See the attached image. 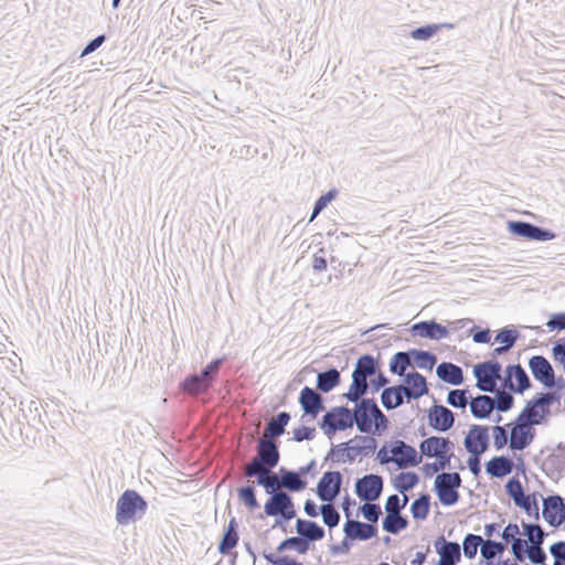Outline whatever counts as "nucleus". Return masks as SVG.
Here are the masks:
<instances>
[{
	"mask_svg": "<svg viewBox=\"0 0 565 565\" xmlns=\"http://www.w3.org/2000/svg\"><path fill=\"white\" fill-rule=\"evenodd\" d=\"M403 385L384 388L381 393V403L387 411H393L404 404L405 398L416 401L428 393L424 375L413 371L404 375Z\"/></svg>",
	"mask_w": 565,
	"mask_h": 565,
	"instance_id": "1",
	"label": "nucleus"
},
{
	"mask_svg": "<svg viewBox=\"0 0 565 565\" xmlns=\"http://www.w3.org/2000/svg\"><path fill=\"white\" fill-rule=\"evenodd\" d=\"M546 425L536 412L525 406L520 414L510 423V449L522 451L526 449L536 436L535 426Z\"/></svg>",
	"mask_w": 565,
	"mask_h": 565,
	"instance_id": "2",
	"label": "nucleus"
},
{
	"mask_svg": "<svg viewBox=\"0 0 565 565\" xmlns=\"http://www.w3.org/2000/svg\"><path fill=\"white\" fill-rule=\"evenodd\" d=\"M148 502L136 490L127 489L118 498L116 503V522L119 525H128L140 520L147 512Z\"/></svg>",
	"mask_w": 565,
	"mask_h": 565,
	"instance_id": "3",
	"label": "nucleus"
},
{
	"mask_svg": "<svg viewBox=\"0 0 565 565\" xmlns=\"http://www.w3.org/2000/svg\"><path fill=\"white\" fill-rule=\"evenodd\" d=\"M356 416L348 406H335L328 411L319 422V427L331 438L338 430L352 428Z\"/></svg>",
	"mask_w": 565,
	"mask_h": 565,
	"instance_id": "4",
	"label": "nucleus"
},
{
	"mask_svg": "<svg viewBox=\"0 0 565 565\" xmlns=\"http://www.w3.org/2000/svg\"><path fill=\"white\" fill-rule=\"evenodd\" d=\"M502 365L497 359H490L473 366L476 387L486 393H497L498 381L501 377Z\"/></svg>",
	"mask_w": 565,
	"mask_h": 565,
	"instance_id": "5",
	"label": "nucleus"
},
{
	"mask_svg": "<svg viewBox=\"0 0 565 565\" xmlns=\"http://www.w3.org/2000/svg\"><path fill=\"white\" fill-rule=\"evenodd\" d=\"M461 476L456 471L437 475L434 491L443 505L451 507L459 501L460 494L458 489L461 487Z\"/></svg>",
	"mask_w": 565,
	"mask_h": 565,
	"instance_id": "6",
	"label": "nucleus"
},
{
	"mask_svg": "<svg viewBox=\"0 0 565 565\" xmlns=\"http://www.w3.org/2000/svg\"><path fill=\"white\" fill-rule=\"evenodd\" d=\"M384 487L383 477L376 473H369L355 481L354 492L358 498L365 502L376 501Z\"/></svg>",
	"mask_w": 565,
	"mask_h": 565,
	"instance_id": "7",
	"label": "nucleus"
},
{
	"mask_svg": "<svg viewBox=\"0 0 565 565\" xmlns=\"http://www.w3.org/2000/svg\"><path fill=\"white\" fill-rule=\"evenodd\" d=\"M465 449L469 455H482L490 446L489 427L473 424L470 426L465 439Z\"/></svg>",
	"mask_w": 565,
	"mask_h": 565,
	"instance_id": "8",
	"label": "nucleus"
},
{
	"mask_svg": "<svg viewBox=\"0 0 565 565\" xmlns=\"http://www.w3.org/2000/svg\"><path fill=\"white\" fill-rule=\"evenodd\" d=\"M390 452L394 456V463L399 469L417 467L422 462V456L416 448L401 439L390 444Z\"/></svg>",
	"mask_w": 565,
	"mask_h": 565,
	"instance_id": "9",
	"label": "nucleus"
},
{
	"mask_svg": "<svg viewBox=\"0 0 565 565\" xmlns=\"http://www.w3.org/2000/svg\"><path fill=\"white\" fill-rule=\"evenodd\" d=\"M542 516L552 527H559L565 522V503L559 494L543 498Z\"/></svg>",
	"mask_w": 565,
	"mask_h": 565,
	"instance_id": "10",
	"label": "nucleus"
},
{
	"mask_svg": "<svg viewBox=\"0 0 565 565\" xmlns=\"http://www.w3.org/2000/svg\"><path fill=\"white\" fill-rule=\"evenodd\" d=\"M343 476L340 471H326L317 484V495L323 502L333 501L340 493Z\"/></svg>",
	"mask_w": 565,
	"mask_h": 565,
	"instance_id": "11",
	"label": "nucleus"
},
{
	"mask_svg": "<svg viewBox=\"0 0 565 565\" xmlns=\"http://www.w3.org/2000/svg\"><path fill=\"white\" fill-rule=\"evenodd\" d=\"M502 386L516 394H523L532 386V382L521 364H511L505 367Z\"/></svg>",
	"mask_w": 565,
	"mask_h": 565,
	"instance_id": "12",
	"label": "nucleus"
},
{
	"mask_svg": "<svg viewBox=\"0 0 565 565\" xmlns=\"http://www.w3.org/2000/svg\"><path fill=\"white\" fill-rule=\"evenodd\" d=\"M559 391L540 392L536 393L530 401L526 402L525 407L530 411L536 412L542 420L546 424L552 416V406L559 402Z\"/></svg>",
	"mask_w": 565,
	"mask_h": 565,
	"instance_id": "13",
	"label": "nucleus"
},
{
	"mask_svg": "<svg viewBox=\"0 0 565 565\" xmlns=\"http://www.w3.org/2000/svg\"><path fill=\"white\" fill-rule=\"evenodd\" d=\"M345 444H348L349 449V452H347L348 462H353L358 456L369 457L377 448V440L372 436L355 435Z\"/></svg>",
	"mask_w": 565,
	"mask_h": 565,
	"instance_id": "14",
	"label": "nucleus"
},
{
	"mask_svg": "<svg viewBox=\"0 0 565 565\" xmlns=\"http://www.w3.org/2000/svg\"><path fill=\"white\" fill-rule=\"evenodd\" d=\"M298 402L303 412V415L316 418L320 412L324 409L323 397L313 388L305 386L299 394ZM302 419L305 416L301 417Z\"/></svg>",
	"mask_w": 565,
	"mask_h": 565,
	"instance_id": "15",
	"label": "nucleus"
},
{
	"mask_svg": "<svg viewBox=\"0 0 565 565\" xmlns=\"http://www.w3.org/2000/svg\"><path fill=\"white\" fill-rule=\"evenodd\" d=\"M376 405V401L374 398H362L355 406V411L353 412L356 416V428L362 434H372L373 429V419L374 415L372 407Z\"/></svg>",
	"mask_w": 565,
	"mask_h": 565,
	"instance_id": "16",
	"label": "nucleus"
},
{
	"mask_svg": "<svg viewBox=\"0 0 565 565\" xmlns=\"http://www.w3.org/2000/svg\"><path fill=\"white\" fill-rule=\"evenodd\" d=\"M529 369L533 377L546 388H553L554 370L548 360L543 355H533L529 360Z\"/></svg>",
	"mask_w": 565,
	"mask_h": 565,
	"instance_id": "17",
	"label": "nucleus"
},
{
	"mask_svg": "<svg viewBox=\"0 0 565 565\" xmlns=\"http://www.w3.org/2000/svg\"><path fill=\"white\" fill-rule=\"evenodd\" d=\"M253 458L275 469L280 461L279 443L267 438L259 439Z\"/></svg>",
	"mask_w": 565,
	"mask_h": 565,
	"instance_id": "18",
	"label": "nucleus"
},
{
	"mask_svg": "<svg viewBox=\"0 0 565 565\" xmlns=\"http://www.w3.org/2000/svg\"><path fill=\"white\" fill-rule=\"evenodd\" d=\"M412 335L430 340H441L449 335L447 327L431 320H423L414 323L409 329Z\"/></svg>",
	"mask_w": 565,
	"mask_h": 565,
	"instance_id": "19",
	"label": "nucleus"
},
{
	"mask_svg": "<svg viewBox=\"0 0 565 565\" xmlns=\"http://www.w3.org/2000/svg\"><path fill=\"white\" fill-rule=\"evenodd\" d=\"M429 426L439 433H446L454 427L455 414L444 405H434L428 412Z\"/></svg>",
	"mask_w": 565,
	"mask_h": 565,
	"instance_id": "20",
	"label": "nucleus"
},
{
	"mask_svg": "<svg viewBox=\"0 0 565 565\" xmlns=\"http://www.w3.org/2000/svg\"><path fill=\"white\" fill-rule=\"evenodd\" d=\"M455 444L448 437L430 436L425 438L419 444L420 456L427 458L439 457L444 452H449L454 449Z\"/></svg>",
	"mask_w": 565,
	"mask_h": 565,
	"instance_id": "21",
	"label": "nucleus"
},
{
	"mask_svg": "<svg viewBox=\"0 0 565 565\" xmlns=\"http://www.w3.org/2000/svg\"><path fill=\"white\" fill-rule=\"evenodd\" d=\"M435 550L439 555L437 564H458L461 561V546L458 542L447 541L439 536L434 542Z\"/></svg>",
	"mask_w": 565,
	"mask_h": 565,
	"instance_id": "22",
	"label": "nucleus"
},
{
	"mask_svg": "<svg viewBox=\"0 0 565 565\" xmlns=\"http://www.w3.org/2000/svg\"><path fill=\"white\" fill-rule=\"evenodd\" d=\"M343 532L352 541H367L377 534V525L349 519L343 525Z\"/></svg>",
	"mask_w": 565,
	"mask_h": 565,
	"instance_id": "23",
	"label": "nucleus"
},
{
	"mask_svg": "<svg viewBox=\"0 0 565 565\" xmlns=\"http://www.w3.org/2000/svg\"><path fill=\"white\" fill-rule=\"evenodd\" d=\"M238 541V523L236 518L233 516L224 527L222 539L217 546L218 553L222 555L230 554L232 550L237 546Z\"/></svg>",
	"mask_w": 565,
	"mask_h": 565,
	"instance_id": "24",
	"label": "nucleus"
},
{
	"mask_svg": "<svg viewBox=\"0 0 565 565\" xmlns=\"http://www.w3.org/2000/svg\"><path fill=\"white\" fill-rule=\"evenodd\" d=\"M486 472L497 479H502L513 470V460L509 456H494L484 465Z\"/></svg>",
	"mask_w": 565,
	"mask_h": 565,
	"instance_id": "25",
	"label": "nucleus"
},
{
	"mask_svg": "<svg viewBox=\"0 0 565 565\" xmlns=\"http://www.w3.org/2000/svg\"><path fill=\"white\" fill-rule=\"evenodd\" d=\"M436 374L439 380L454 386L461 385L465 381L461 366L452 362H441L438 364Z\"/></svg>",
	"mask_w": 565,
	"mask_h": 565,
	"instance_id": "26",
	"label": "nucleus"
},
{
	"mask_svg": "<svg viewBox=\"0 0 565 565\" xmlns=\"http://www.w3.org/2000/svg\"><path fill=\"white\" fill-rule=\"evenodd\" d=\"M296 531L298 535L306 539L310 544L321 541L326 535L324 529L311 520L298 519L296 521Z\"/></svg>",
	"mask_w": 565,
	"mask_h": 565,
	"instance_id": "27",
	"label": "nucleus"
},
{
	"mask_svg": "<svg viewBox=\"0 0 565 565\" xmlns=\"http://www.w3.org/2000/svg\"><path fill=\"white\" fill-rule=\"evenodd\" d=\"M380 361L379 359H375L371 354H363L361 355L356 363L355 367L352 372V376L364 379H371L380 371Z\"/></svg>",
	"mask_w": 565,
	"mask_h": 565,
	"instance_id": "28",
	"label": "nucleus"
},
{
	"mask_svg": "<svg viewBox=\"0 0 565 565\" xmlns=\"http://www.w3.org/2000/svg\"><path fill=\"white\" fill-rule=\"evenodd\" d=\"M492 402H494L492 396L486 394H480L471 398L469 402L471 415L477 419L489 418L494 411Z\"/></svg>",
	"mask_w": 565,
	"mask_h": 565,
	"instance_id": "29",
	"label": "nucleus"
},
{
	"mask_svg": "<svg viewBox=\"0 0 565 565\" xmlns=\"http://www.w3.org/2000/svg\"><path fill=\"white\" fill-rule=\"evenodd\" d=\"M280 484L290 492H300L306 489L308 482L298 471L280 467Z\"/></svg>",
	"mask_w": 565,
	"mask_h": 565,
	"instance_id": "30",
	"label": "nucleus"
},
{
	"mask_svg": "<svg viewBox=\"0 0 565 565\" xmlns=\"http://www.w3.org/2000/svg\"><path fill=\"white\" fill-rule=\"evenodd\" d=\"M341 382L340 372L335 367H329L317 375V391L329 393Z\"/></svg>",
	"mask_w": 565,
	"mask_h": 565,
	"instance_id": "31",
	"label": "nucleus"
},
{
	"mask_svg": "<svg viewBox=\"0 0 565 565\" xmlns=\"http://www.w3.org/2000/svg\"><path fill=\"white\" fill-rule=\"evenodd\" d=\"M183 393L191 395L205 394L210 388V384L200 374L193 373L188 375L180 384Z\"/></svg>",
	"mask_w": 565,
	"mask_h": 565,
	"instance_id": "32",
	"label": "nucleus"
},
{
	"mask_svg": "<svg viewBox=\"0 0 565 565\" xmlns=\"http://www.w3.org/2000/svg\"><path fill=\"white\" fill-rule=\"evenodd\" d=\"M290 414L288 412H279L266 424V431L269 435L268 439H276L282 436L286 431V426L290 420Z\"/></svg>",
	"mask_w": 565,
	"mask_h": 565,
	"instance_id": "33",
	"label": "nucleus"
},
{
	"mask_svg": "<svg viewBox=\"0 0 565 565\" xmlns=\"http://www.w3.org/2000/svg\"><path fill=\"white\" fill-rule=\"evenodd\" d=\"M290 500V494L286 492L271 493L265 502L264 512L268 516H280L285 504Z\"/></svg>",
	"mask_w": 565,
	"mask_h": 565,
	"instance_id": "34",
	"label": "nucleus"
},
{
	"mask_svg": "<svg viewBox=\"0 0 565 565\" xmlns=\"http://www.w3.org/2000/svg\"><path fill=\"white\" fill-rule=\"evenodd\" d=\"M409 524L408 518L402 513H386L382 521V529L393 535L398 534L405 530Z\"/></svg>",
	"mask_w": 565,
	"mask_h": 565,
	"instance_id": "35",
	"label": "nucleus"
},
{
	"mask_svg": "<svg viewBox=\"0 0 565 565\" xmlns=\"http://www.w3.org/2000/svg\"><path fill=\"white\" fill-rule=\"evenodd\" d=\"M418 482L419 476L415 471L399 472L392 480L393 487L403 494L415 488Z\"/></svg>",
	"mask_w": 565,
	"mask_h": 565,
	"instance_id": "36",
	"label": "nucleus"
},
{
	"mask_svg": "<svg viewBox=\"0 0 565 565\" xmlns=\"http://www.w3.org/2000/svg\"><path fill=\"white\" fill-rule=\"evenodd\" d=\"M507 546L503 542H499L495 540H486L484 544H482L481 556L483 558L484 565H495L494 559L498 556H501Z\"/></svg>",
	"mask_w": 565,
	"mask_h": 565,
	"instance_id": "37",
	"label": "nucleus"
},
{
	"mask_svg": "<svg viewBox=\"0 0 565 565\" xmlns=\"http://www.w3.org/2000/svg\"><path fill=\"white\" fill-rule=\"evenodd\" d=\"M408 353L413 360V363L419 369L431 371L437 363L436 354L430 351L409 349Z\"/></svg>",
	"mask_w": 565,
	"mask_h": 565,
	"instance_id": "38",
	"label": "nucleus"
},
{
	"mask_svg": "<svg viewBox=\"0 0 565 565\" xmlns=\"http://www.w3.org/2000/svg\"><path fill=\"white\" fill-rule=\"evenodd\" d=\"M370 388L371 383L366 379L362 380L361 377L352 376V383L349 391L343 394V397L349 402L358 404L361 401L360 397L364 396Z\"/></svg>",
	"mask_w": 565,
	"mask_h": 565,
	"instance_id": "39",
	"label": "nucleus"
},
{
	"mask_svg": "<svg viewBox=\"0 0 565 565\" xmlns=\"http://www.w3.org/2000/svg\"><path fill=\"white\" fill-rule=\"evenodd\" d=\"M430 495L423 492L411 504V513L415 520H426L430 511Z\"/></svg>",
	"mask_w": 565,
	"mask_h": 565,
	"instance_id": "40",
	"label": "nucleus"
},
{
	"mask_svg": "<svg viewBox=\"0 0 565 565\" xmlns=\"http://www.w3.org/2000/svg\"><path fill=\"white\" fill-rule=\"evenodd\" d=\"M542 469L550 478H559L565 470V460L552 452L544 459Z\"/></svg>",
	"mask_w": 565,
	"mask_h": 565,
	"instance_id": "41",
	"label": "nucleus"
},
{
	"mask_svg": "<svg viewBox=\"0 0 565 565\" xmlns=\"http://www.w3.org/2000/svg\"><path fill=\"white\" fill-rule=\"evenodd\" d=\"M521 525L523 527V533L527 537L525 541H527L530 546H535L536 542H540V545L544 544L547 534L544 532L540 524L522 521Z\"/></svg>",
	"mask_w": 565,
	"mask_h": 565,
	"instance_id": "42",
	"label": "nucleus"
},
{
	"mask_svg": "<svg viewBox=\"0 0 565 565\" xmlns=\"http://www.w3.org/2000/svg\"><path fill=\"white\" fill-rule=\"evenodd\" d=\"M273 470L274 468H269L265 463H262L258 460L252 458L247 462L244 473L248 479L255 478L256 484H258L259 478H266Z\"/></svg>",
	"mask_w": 565,
	"mask_h": 565,
	"instance_id": "43",
	"label": "nucleus"
},
{
	"mask_svg": "<svg viewBox=\"0 0 565 565\" xmlns=\"http://www.w3.org/2000/svg\"><path fill=\"white\" fill-rule=\"evenodd\" d=\"M537 492H533L526 494L523 499L514 503L518 508L522 509L527 516L533 518L535 520L540 519V508L537 500Z\"/></svg>",
	"mask_w": 565,
	"mask_h": 565,
	"instance_id": "44",
	"label": "nucleus"
},
{
	"mask_svg": "<svg viewBox=\"0 0 565 565\" xmlns=\"http://www.w3.org/2000/svg\"><path fill=\"white\" fill-rule=\"evenodd\" d=\"M486 540H483L480 535L468 533L463 537L462 541V552L463 555L473 559L477 556L478 547L480 546V551L482 550V544H484Z\"/></svg>",
	"mask_w": 565,
	"mask_h": 565,
	"instance_id": "45",
	"label": "nucleus"
},
{
	"mask_svg": "<svg viewBox=\"0 0 565 565\" xmlns=\"http://www.w3.org/2000/svg\"><path fill=\"white\" fill-rule=\"evenodd\" d=\"M409 358L408 351L396 352L390 361V372L404 377L406 369L411 365Z\"/></svg>",
	"mask_w": 565,
	"mask_h": 565,
	"instance_id": "46",
	"label": "nucleus"
},
{
	"mask_svg": "<svg viewBox=\"0 0 565 565\" xmlns=\"http://www.w3.org/2000/svg\"><path fill=\"white\" fill-rule=\"evenodd\" d=\"M440 28L452 29L454 25L449 23L422 25L414 29L411 32V36L415 40L427 41L431 39L439 31Z\"/></svg>",
	"mask_w": 565,
	"mask_h": 565,
	"instance_id": "47",
	"label": "nucleus"
},
{
	"mask_svg": "<svg viewBox=\"0 0 565 565\" xmlns=\"http://www.w3.org/2000/svg\"><path fill=\"white\" fill-rule=\"evenodd\" d=\"M239 501L247 507L250 511L259 508V503L256 499V491L253 484H247L237 490Z\"/></svg>",
	"mask_w": 565,
	"mask_h": 565,
	"instance_id": "48",
	"label": "nucleus"
},
{
	"mask_svg": "<svg viewBox=\"0 0 565 565\" xmlns=\"http://www.w3.org/2000/svg\"><path fill=\"white\" fill-rule=\"evenodd\" d=\"M532 227L533 223L525 221H508L507 223V230L510 234L529 241L531 238Z\"/></svg>",
	"mask_w": 565,
	"mask_h": 565,
	"instance_id": "49",
	"label": "nucleus"
},
{
	"mask_svg": "<svg viewBox=\"0 0 565 565\" xmlns=\"http://www.w3.org/2000/svg\"><path fill=\"white\" fill-rule=\"evenodd\" d=\"M510 423L507 425H495L491 427L492 430V437H493V446L495 450L503 449L508 443L510 444Z\"/></svg>",
	"mask_w": 565,
	"mask_h": 565,
	"instance_id": "50",
	"label": "nucleus"
},
{
	"mask_svg": "<svg viewBox=\"0 0 565 565\" xmlns=\"http://www.w3.org/2000/svg\"><path fill=\"white\" fill-rule=\"evenodd\" d=\"M226 358L221 356L212 360L206 366H204L199 373L212 387L213 382L217 377L221 366L224 364Z\"/></svg>",
	"mask_w": 565,
	"mask_h": 565,
	"instance_id": "51",
	"label": "nucleus"
},
{
	"mask_svg": "<svg viewBox=\"0 0 565 565\" xmlns=\"http://www.w3.org/2000/svg\"><path fill=\"white\" fill-rule=\"evenodd\" d=\"M320 513L322 515L323 523L329 529H333L339 525L341 515L339 511L330 504V502L320 505Z\"/></svg>",
	"mask_w": 565,
	"mask_h": 565,
	"instance_id": "52",
	"label": "nucleus"
},
{
	"mask_svg": "<svg viewBox=\"0 0 565 565\" xmlns=\"http://www.w3.org/2000/svg\"><path fill=\"white\" fill-rule=\"evenodd\" d=\"M520 338V332L513 327H504L500 329L494 338V341L513 348Z\"/></svg>",
	"mask_w": 565,
	"mask_h": 565,
	"instance_id": "53",
	"label": "nucleus"
},
{
	"mask_svg": "<svg viewBox=\"0 0 565 565\" xmlns=\"http://www.w3.org/2000/svg\"><path fill=\"white\" fill-rule=\"evenodd\" d=\"M492 398L494 399V402H492L494 409L501 413L509 412L514 405V397L510 392L501 391Z\"/></svg>",
	"mask_w": 565,
	"mask_h": 565,
	"instance_id": "54",
	"label": "nucleus"
},
{
	"mask_svg": "<svg viewBox=\"0 0 565 565\" xmlns=\"http://www.w3.org/2000/svg\"><path fill=\"white\" fill-rule=\"evenodd\" d=\"M507 494L518 503L526 494L524 493L523 486L518 477L510 478L504 486Z\"/></svg>",
	"mask_w": 565,
	"mask_h": 565,
	"instance_id": "55",
	"label": "nucleus"
},
{
	"mask_svg": "<svg viewBox=\"0 0 565 565\" xmlns=\"http://www.w3.org/2000/svg\"><path fill=\"white\" fill-rule=\"evenodd\" d=\"M468 390L463 388H455L450 390L447 395V403L455 407V408H461L465 409L468 404Z\"/></svg>",
	"mask_w": 565,
	"mask_h": 565,
	"instance_id": "56",
	"label": "nucleus"
},
{
	"mask_svg": "<svg viewBox=\"0 0 565 565\" xmlns=\"http://www.w3.org/2000/svg\"><path fill=\"white\" fill-rule=\"evenodd\" d=\"M360 512L362 516L367 520L369 524H375L377 525V521L380 516L382 515V510L380 504L377 503H364L360 507Z\"/></svg>",
	"mask_w": 565,
	"mask_h": 565,
	"instance_id": "57",
	"label": "nucleus"
},
{
	"mask_svg": "<svg viewBox=\"0 0 565 565\" xmlns=\"http://www.w3.org/2000/svg\"><path fill=\"white\" fill-rule=\"evenodd\" d=\"M408 497L406 495L401 499L398 494H391L387 497L385 502V512L388 514L402 513V510L406 507Z\"/></svg>",
	"mask_w": 565,
	"mask_h": 565,
	"instance_id": "58",
	"label": "nucleus"
},
{
	"mask_svg": "<svg viewBox=\"0 0 565 565\" xmlns=\"http://www.w3.org/2000/svg\"><path fill=\"white\" fill-rule=\"evenodd\" d=\"M530 545L525 539L514 540L511 543V553L516 562L523 563L526 559Z\"/></svg>",
	"mask_w": 565,
	"mask_h": 565,
	"instance_id": "59",
	"label": "nucleus"
},
{
	"mask_svg": "<svg viewBox=\"0 0 565 565\" xmlns=\"http://www.w3.org/2000/svg\"><path fill=\"white\" fill-rule=\"evenodd\" d=\"M263 556L271 565H302L297 558L289 555H277L264 551Z\"/></svg>",
	"mask_w": 565,
	"mask_h": 565,
	"instance_id": "60",
	"label": "nucleus"
},
{
	"mask_svg": "<svg viewBox=\"0 0 565 565\" xmlns=\"http://www.w3.org/2000/svg\"><path fill=\"white\" fill-rule=\"evenodd\" d=\"M257 486L263 487L269 497L271 493H279L278 488L281 487L280 479L273 471L266 478H259Z\"/></svg>",
	"mask_w": 565,
	"mask_h": 565,
	"instance_id": "61",
	"label": "nucleus"
},
{
	"mask_svg": "<svg viewBox=\"0 0 565 565\" xmlns=\"http://www.w3.org/2000/svg\"><path fill=\"white\" fill-rule=\"evenodd\" d=\"M526 558L534 565H546L545 562L547 559V555L543 545H540V542H536L535 546H530Z\"/></svg>",
	"mask_w": 565,
	"mask_h": 565,
	"instance_id": "62",
	"label": "nucleus"
},
{
	"mask_svg": "<svg viewBox=\"0 0 565 565\" xmlns=\"http://www.w3.org/2000/svg\"><path fill=\"white\" fill-rule=\"evenodd\" d=\"M347 452H349L348 444L341 443L339 445H333L328 452L326 460H331L332 462H345Z\"/></svg>",
	"mask_w": 565,
	"mask_h": 565,
	"instance_id": "63",
	"label": "nucleus"
},
{
	"mask_svg": "<svg viewBox=\"0 0 565 565\" xmlns=\"http://www.w3.org/2000/svg\"><path fill=\"white\" fill-rule=\"evenodd\" d=\"M550 554L554 558L553 565H565V541H558L550 546Z\"/></svg>",
	"mask_w": 565,
	"mask_h": 565,
	"instance_id": "64",
	"label": "nucleus"
}]
</instances>
